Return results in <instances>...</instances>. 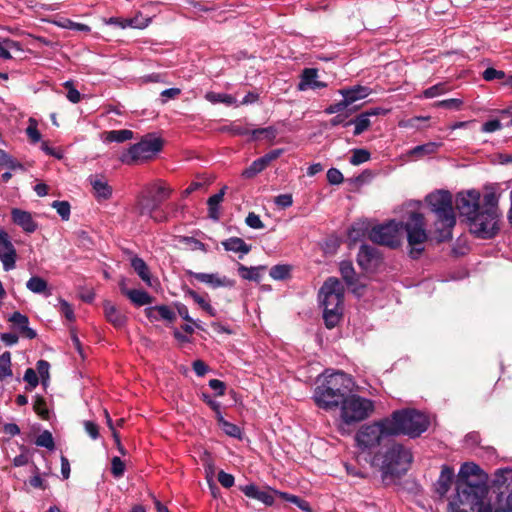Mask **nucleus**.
I'll list each match as a JSON object with an SVG mask.
<instances>
[{"label":"nucleus","mask_w":512,"mask_h":512,"mask_svg":"<svg viewBox=\"0 0 512 512\" xmlns=\"http://www.w3.org/2000/svg\"><path fill=\"white\" fill-rule=\"evenodd\" d=\"M353 385L351 376L342 371L325 375L322 383L314 390V402L326 411L336 410L352 393Z\"/></svg>","instance_id":"1"},{"label":"nucleus","mask_w":512,"mask_h":512,"mask_svg":"<svg viewBox=\"0 0 512 512\" xmlns=\"http://www.w3.org/2000/svg\"><path fill=\"white\" fill-rule=\"evenodd\" d=\"M426 203L435 216L434 238L438 243L450 241L456 225L451 193L445 190L430 193L426 196Z\"/></svg>","instance_id":"2"},{"label":"nucleus","mask_w":512,"mask_h":512,"mask_svg":"<svg viewBox=\"0 0 512 512\" xmlns=\"http://www.w3.org/2000/svg\"><path fill=\"white\" fill-rule=\"evenodd\" d=\"M392 437L405 435L411 439L420 437L430 426L429 417L415 408H402L386 417Z\"/></svg>","instance_id":"3"},{"label":"nucleus","mask_w":512,"mask_h":512,"mask_svg":"<svg viewBox=\"0 0 512 512\" xmlns=\"http://www.w3.org/2000/svg\"><path fill=\"white\" fill-rule=\"evenodd\" d=\"M457 494L450 501L452 512H493L492 504L484 501L488 487L483 483H456Z\"/></svg>","instance_id":"4"},{"label":"nucleus","mask_w":512,"mask_h":512,"mask_svg":"<svg viewBox=\"0 0 512 512\" xmlns=\"http://www.w3.org/2000/svg\"><path fill=\"white\" fill-rule=\"evenodd\" d=\"M374 460L380 464L383 479L400 478L410 469L413 454L403 444L391 441L383 452L375 454Z\"/></svg>","instance_id":"5"},{"label":"nucleus","mask_w":512,"mask_h":512,"mask_svg":"<svg viewBox=\"0 0 512 512\" xmlns=\"http://www.w3.org/2000/svg\"><path fill=\"white\" fill-rule=\"evenodd\" d=\"M319 298L324 307L323 319L328 329L340 321L343 311L344 286L336 277H328L319 290Z\"/></svg>","instance_id":"6"},{"label":"nucleus","mask_w":512,"mask_h":512,"mask_svg":"<svg viewBox=\"0 0 512 512\" xmlns=\"http://www.w3.org/2000/svg\"><path fill=\"white\" fill-rule=\"evenodd\" d=\"M481 218L484 222L474 221L471 225V234L479 239H492L499 230L498 197L495 192H488L481 203Z\"/></svg>","instance_id":"7"},{"label":"nucleus","mask_w":512,"mask_h":512,"mask_svg":"<svg viewBox=\"0 0 512 512\" xmlns=\"http://www.w3.org/2000/svg\"><path fill=\"white\" fill-rule=\"evenodd\" d=\"M493 512H512V469H498L488 489Z\"/></svg>","instance_id":"8"},{"label":"nucleus","mask_w":512,"mask_h":512,"mask_svg":"<svg viewBox=\"0 0 512 512\" xmlns=\"http://www.w3.org/2000/svg\"><path fill=\"white\" fill-rule=\"evenodd\" d=\"M425 217L420 212H411L404 229L407 233V241L410 246L409 256L418 259L424 252L423 244L428 240Z\"/></svg>","instance_id":"9"},{"label":"nucleus","mask_w":512,"mask_h":512,"mask_svg":"<svg viewBox=\"0 0 512 512\" xmlns=\"http://www.w3.org/2000/svg\"><path fill=\"white\" fill-rule=\"evenodd\" d=\"M340 417L344 424L353 425L367 419L374 411L370 399L350 393L340 406Z\"/></svg>","instance_id":"10"},{"label":"nucleus","mask_w":512,"mask_h":512,"mask_svg":"<svg viewBox=\"0 0 512 512\" xmlns=\"http://www.w3.org/2000/svg\"><path fill=\"white\" fill-rule=\"evenodd\" d=\"M163 140L153 134L145 135L140 142L132 145L121 160L126 164H134L138 160H149L163 148Z\"/></svg>","instance_id":"11"},{"label":"nucleus","mask_w":512,"mask_h":512,"mask_svg":"<svg viewBox=\"0 0 512 512\" xmlns=\"http://www.w3.org/2000/svg\"><path fill=\"white\" fill-rule=\"evenodd\" d=\"M389 425L386 422V417L375 421L372 424L364 425L356 433V441L361 448H374L381 445L386 437H392L391 432L388 431Z\"/></svg>","instance_id":"12"},{"label":"nucleus","mask_w":512,"mask_h":512,"mask_svg":"<svg viewBox=\"0 0 512 512\" xmlns=\"http://www.w3.org/2000/svg\"><path fill=\"white\" fill-rule=\"evenodd\" d=\"M401 226L395 220L376 225L368 232V238L375 244L396 249L401 244Z\"/></svg>","instance_id":"13"},{"label":"nucleus","mask_w":512,"mask_h":512,"mask_svg":"<svg viewBox=\"0 0 512 512\" xmlns=\"http://www.w3.org/2000/svg\"><path fill=\"white\" fill-rule=\"evenodd\" d=\"M172 192L173 190L162 181H157L148 186L146 194L142 195L138 200L139 214L145 215L146 212H154L171 196Z\"/></svg>","instance_id":"14"},{"label":"nucleus","mask_w":512,"mask_h":512,"mask_svg":"<svg viewBox=\"0 0 512 512\" xmlns=\"http://www.w3.org/2000/svg\"><path fill=\"white\" fill-rule=\"evenodd\" d=\"M456 208L461 216H465L469 231L471 232V225L474 221L484 222L481 218V195L476 190H471L466 193H459L456 198Z\"/></svg>","instance_id":"15"},{"label":"nucleus","mask_w":512,"mask_h":512,"mask_svg":"<svg viewBox=\"0 0 512 512\" xmlns=\"http://www.w3.org/2000/svg\"><path fill=\"white\" fill-rule=\"evenodd\" d=\"M339 271L350 291L357 296H362L366 286L360 282L353 263L349 260L341 261L339 264Z\"/></svg>","instance_id":"16"},{"label":"nucleus","mask_w":512,"mask_h":512,"mask_svg":"<svg viewBox=\"0 0 512 512\" xmlns=\"http://www.w3.org/2000/svg\"><path fill=\"white\" fill-rule=\"evenodd\" d=\"M16 257V249L10 241L8 233L0 228V260L5 271L15 268Z\"/></svg>","instance_id":"17"},{"label":"nucleus","mask_w":512,"mask_h":512,"mask_svg":"<svg viewBox=\"0 0 512 512\" xmlns=\"http://www.w3.org/2000/svg\"><path fill=\"white\" fill-rule=\"evenodd\" d=\"M488 475L473 462H466L461 465L457 482L463 483H483L486 485Z\"/></svg>","instance_id":"18"},{"label":"nucleus","mask_w":512,"mask_h":512,"mask_svg":"<svg viewBox=\"0 0 512 512\" xmlns=\"http://www.w3.org/2000/svg\"><path fill=\"white\" fill-rule=\"evenodd\" d=\"M381 262V255L377 248L362 244L357 254V263L365 271L376 268Z\"/></svg>","instance_id":"19"},{"label":"nucleus","mask_w":512,"mask_h":512,"mask_svg":"<svg viewBox=\"0 0 512 512\" xmlns=\"http://www.w3.org/2000/svg\"><path fill=\"white\" fill-rule=\"evenodd\" d=\"M186 274L190 277H193L198 282L205 283L209 285L212 288H218V287H228L232 288L235 286V281L232 279H229L227 277H219L218 274L214 273H200V272H194L192 270H187Z\"/></svg>","instance_id":"20"},{"label":"nucleus","mask_w":512,"mask_h":512,"mask_svg":"<svg viewBox=\"0 0 512 512\" xmlns=\"http://www.w3.org/2000/svg\"><path fill=\"white\" fill-rule=\"evenodd\" d=\"M239 490L243 492L246 497L260 501L266 506H272L275 500V490L260 489L255 484L239 486Z\"/></svg>","instance_id":"21"},{"label":"nucleus","mask_w":512,"mask_h":512,"mask_svg":"<svg viewBox=\"0 0 512 512\" xmlns=\"http://www.w3.org/2000/svg\"><path fill=\"white\" fill-rule=\"evenodd\" d=\"M11 219L14 224L21 227L26 233H34L38 228L37 222L33 220L32 214L28 211L13 208L11 210Z\"/></svg>","instance_id":"22"},{"label":"nucleus","mask_w":512,"mask_h":512,"mask_svg":"<svg viewBox=\"0 0 512 512\" xmlns=\"http://www.w3.org/2000/svg\"><path fill=\"white\" fill-rule=\"evenodd\" d=\"M318 69L316 68H305L300 76V81L297 85L299 91H305L307 89H321L325 88L327 84L317 80Z\"/></svg>","instance_id":"23"},{"label":"nucleus","mask_w":512,"mask_h":512,"mask_svg":"<svg viewBox=\"0 0 512 512\" xmlns=\"http://www.w3.org/2000/svg\"><path fill=\"white\" fill-rule=\"evenodd\" d=\"M144 312L151 321L165 320L169 323H173L176 320V313L167 305L148 307Z\"/></svg>","instance_id":"24"},{"label":"nucleus","mask_w":512,"mask_h":512,"mask_svg":"<svg viewBox=\"0 0 512 512\" xmlns=\"http://www.w3.org/2000/svg\"><path fill=\"white\" fill-rule=\"evenodd\" d=\"M103 309L106 320L115 328L120 329L125 326L127 317L111 301H104Z\"/></svg>","instance_id":"25"},{"label":"nucleus","mask_w":512,"mask_h":512,"mask_svg":"<svg viewBox=\"0 0 512 512\" xmlns=\"http://www.w3.org/2000/svg\"><path fill=\"white\" fill-rule=\"evenodd\" d=\"M454 478V469L443 465L438 480L435 483V492L443 497L449 491Z\"/></svg>","instance_id":"26"},{"label":"nucleus","mask_w":512,"mask_h":512,"mask_svg":"<svg viewBox=\"0 0 512 512\" xmlns=\"http://www.w3.org/2000/svg\"><path fill=\"white\" fill-rule=\"evenodd\" d=\"M8 321L18 327V330L23 337L28 339H34L37 337L36 331L29 327V318L26 315L15 311L10 315Z\"/></svg>","instance_id":"27"},{"label":"nucleus","mask_w":512,"mask_h":512,"mask_svg":"<svg viewBox=\"0 0 512 512\" xmlns=\"http://www.w3.org/2000/svg\"><path fill=\"white\" fill-rule=\"evenodd\" d=\"M371 93V89L367 86L354 85L348 88H342L339 90V94L347 100L349 106L360 99H364Z\"/></svg>","instance_id":"28"},{"label":"nucleus","mask_w":512,"mask_h":512,"mask_svg":"<svg viewBox=\"0 0 512 512\" xmlns=\"http://www.w3.org/2000/svg\"><path fill=\"white\" fill-rule=\"evenodd\" d=\"M89 181L97 198L107 200L112 196V187L103 176H91Z\"/></svg>","instance_id":"29"},{"label":"nucleus","mask_w":512,"mask_h":512,"mask_svg":"<svg viewBox=\"0 0 512 512\" xmlns=\"http://www.w3.org/2000/svg\"><path fill=\"white\" fill-rule=\"evenodd\" d=\"M226 186H224L220 191L212 196H210L207 200L208 205V217L214 221H218L220 219L219 206L223 201L225 195Z\"/></svg>","instance_id":"30"},{"label":"nucleus","mask_w":512,"mask_h":512,"mask_svg":"<svg viewBox=\"0 0 512 512\" xmlns=\"http://www.w3.org/2000/svg\"><path fill=\"white\" fill-rule=\"evenodd\" d=\"M123 295L128 297L130 301L136 306L148 305L154 301V297H152L148 292L139 289H123Z\"/></svg>","instance_id":"31"},{"label":"nucleus","mask_w":512,"mask_h":512,"mask_svg":"<svg viewBox=\"0 0 512 512\" xmlns=\"http://www.w3.org/2000/svg\"><path fill=\"white\" fill-rule=\"evenodd\" d=\"M131 267L141 278L142 281H144L147 285L151 286V273L148 265L142 258L134 256L131 259Z\"/></svg>","instance_id":"32"},{"label":"nucleus","mask_w":512,"mask_h":512,"mask_svg":"<svg viewBox=\"0 0 512 512\" xmlns=\"http://www.w3.org/2000/svg\"><path fill=\"white\" fill-rule=\"evenodd\" d=\"M222 246L226 251L240 252L242 254H248L251 251V245L246 244L239 237H230L222 241Z\"/></svg>","instance_id":"33"},{"label":"nucleus","mask_w":512,"mask_h":512,"mask_svg":"<svg viewBox=\"0 0 512 512\" xmlns=\"http://www.w3.org/2000/svg\"><path fill=\"white\" fill-rule=\"evenodd\" d=\"M352 124L355 125L353 134L355 136H358L370 128L371 121L370 118L368 117V114L362 112L358 114L355 118L347 121V123L344 124V127L350 126Z\"/></svg>","instance_id":"34"},{"label":"nucleus","mask_w":512,"mask_h":512,"mask_svg":"<svg viewBox=\"0 0 512 512\" xmlns=\"http://www.w3.org/2000/svg\"><path fill=\"white\" fill-rule=\"evenodd\" d=\"M266 269V266H256V267H246L243 264H239L238 266V273L239 275L249 281H254L259 283L261 280V271H264Z\"/></svg>","instance_id":"35"},{"label":"nucleus","mask_w":512,"mask_h":512,"mask_svg":"<svg viewBox=\"0 0 512 512\" xmlns=\"http://www.w3.org/2000/svg\"><path fill=\"white\" fill-rule=\"evenodd\" d=\"M26 287L33 293L49 296L48 282L39 276H32L26 283Z\"/></svg>","instance_id":"36"},{"label":"nucleus","mask_w":512,"mask_h":512,"mask_svg":"<svg viewBox=\"0 0 512 512\" xmlns=\"http://www.w3.org/2000/svg\"><path fill=\"white\" fill-rule=\"evenodd\" d=\"M274 492L281 499H284V500H286L288 502H291V503L295 504L302 511H304V512H313L309 502L304 500V499H302L301 497L296 496V495H292V494H289V493H286V492H279V491H274Z\"/></svg>","instance_id":"37"},{"label":"nucleus","mask_w":512,"mask_h":512,"mask_svg":"<svg viewBox=\"0 0 512 512\" xmlns=\"http://www.w3.org/2000/svg\"><path fill=\"white\" fill-rule=\"evenodd\" d=\"M33 410L42 420L50 419V410L47 407L46 400L39 394L34 396Z\"/></svg>","instance_id":"38"},{"label":"nucleus","mask_w":512,"mask_h":512,"mask_svg":"<svg viewBox=\"0 0 512 512\" xmlns=\"http://www.w3.org/2000/svg\"><path fill=\"white\" fill-rule=\"evenodd\" d=\"M134 136L133 131L128 129H122V130H111L106 133V141L108 142H117V143H123L127 140H131Z\"/></svg>","instance_id":"39"},{"label":"nucleus","mask_w":512,"mask_h":512,"mask_svg":"<svg viewBox=\"0 0 512 512\" xmlns=\"http://www.w3.org/2000/svg\"><path fill=\"white\" fill-rule=\"evenodd\" d=\"M216 420L225 434L237 439H241L242 432L239 426L225 420L222 415H219V417Z\"/></svg>","instance_id":"40"},{"label":"nucleus","mask_w":512,"mask_h":512,"mask_svg":"<svg viewBox=\"0 0 512 512\" xmlns=\"http://www.w3.org/2000/svg\"><path fill=\"white\" fill-rule=\"evenodd\" d=\"M12 375L11 353L6 351L0 355V381H4Z\"/></svg>","instance_id":"41"},{"label":"nucleus","mask_w":512,"mask_h":512,"mask_svg":"<svg viewBox=\"0 0 512 512\" xmlns=\"http://www.w3.org/2000/svg\"><path fill=\"white\" fill-rule=\"evenodd\" d=\"M186 295L191 297L195 303H197L206 313H208L210 316L216 315V310L210 305L209 302H207L204 297L199 295L196 291L192 289L186 290Z\"/></svg>","instance_id":"42"},{"label":"nucleus","mask_w":512,"mask_h":512,"mask_svg":"<svg viewBox=\"0 0 512 512\" xmlns=\"http://www.w3.org/2000/svg\"><path fill=\"white\" fill-rule=\"evenodd\" d=\"M369 225L366 222L353 224L348 230V237L351 241L357 242L368 232Z\"/></svg>","instance_id":"43"},{"label":"nucleus","mask_w":512,"mask_h":512,"mask_svg":"<svg viewBox=\"0 0 512 512\" xmlns=\"http://www.w3.org/2000/svg\"><path fill=\"white\" fill-rule=\"evenodd\" d=\"M264 169H266V166L263 161L258 158L242 171L241 176L245 179H252Z\"/></svg>","instance_id":"44"},{"label":"nucleus","mask_w":512,"mask_h":512,"mask_svg":"<svg viewBox=\"0 0 512 512\" xmlns=\"http://www.w3.org/2000/svg\"><path fill=\"white\" fill-rule=\"evenodd\" d=\"M439 145L435 142H428L426 144L415 146L411 151L410 154L413 156H424V155H431L436 153Z\"/></svg>","instance_id":"45"},{"label":"nucleus","mask_w":512,"mask_h":512,"mask_svg":"<svg viewBox=\"0 0 512 512\" xmlns=\"http://www.w3.org/2000/svg\"><path fill=\"white\" fill-rule=\"evenodd\" d=\"M290 271L291 267L289 265L278 264L270 269L269 275L274 280H285L290 276Z\"/></svg>","instance_id":"46"},{"label":"nucleus","mask_w":512,"mask_h":512,"mask_svg":"<svg viewBox=\"0 0 512 512\" xmlns=\"http://www.w3.org/2000/svg\"><path fill=\"white\" fill-rule=\"evenodd\" d=\"M371 158V153L367 149L356 148L352 150V156L350 158V163L354 166L360 165L369 161Z\"/></svg>","instance_id":"47"},{"label":"nucleus","mask_w":512,"mask_h":512,"mask_svg":"<svg viewBox=\"0 0 512 512\" xmlns=\"http://www.w3.org/2000/svg\"><path fill=\"white\" fill-rule=\"evenodd\" d=\"M36 368L39 377L41 378V384L44 386V388H46L50 380V364L48 361L41 359L37 361Z\"/></svg>","instance_id":"48"},{"label":"nucleus","mask_w":512,"mask_h":512,"mask_svg":"<svg viewBox=\"0 0 512 512\" xmlns=\"http://www.w3.org/2000/svg\"><path fill=\"white\" fill-rule=\"evenodd\" d=\"M250 134L252 135L253 140H257L260 136H264L268 140L272 141L277 136V129L273 126L265 127V128H257L251 130Z\"/></svg>","instance_id":"49"},{"label":"nucleus","mask_w":512,"mask_h":512,"mask_svg":"<svg viewBox=\"0 0 512 512\" xmlns=\"http://www.w3.org/2000/svg\"><path fill=\"white\" fill-rule=\"evenodd\" d=\"M35 444L48 450H53L55 448L52 433L48 430L43 431L39 436H37Z\"/></svg>","instance_id":"50"},{"label":"nucleus","mask_w":512,"mask_h":512,"mask_svg":"<svg viewBox=\"0 0 512 512\" xmlns=\"http://www.w3.org/2000/svg\"><path fill=\"white\" fill-rule=\"evenodd\" d=\"M23 380L27 382L26 391H32L39 384V377L33 368H27Z\"/></svg>","instance_id":"51"},{"label":"nucleus","mask_w":512,"mask_h":512,"mask_svg":"<svg viewBox=\"0 0 512 512\" xmlns=\"http://www.w3.org/2000/svg\"><path fill=\"white\" fill-rule=\"evenodd\" d=\"M206 98L212 103H224L226 105L235 103V98L229 94L210 92L206 95Z\"/></svg>","instance_id":"52"},{"label":"nucleus","mask_w":512,"mask_h":512,"mask_svg":"<svg viewBox=\"0 0 512 512\" xmlns=\"http://www.w3.org/2000/svg\"><path fill=\"white\" fill-rule=\"evenodd\" d=\"M179 242L190 247L192 250H201L203 252L207 251L206 245L194 237L181 236Z\"/></svg>","instance_id":"53"},{"label":"nucleus","mask_w":512,"mask_h":512,"mask_svg":"<svg viewBox=\"0 0 512 512\" xmlns=\"http://www.w3.org/2000/svg\"><path fill=\"white\" fill-rule=\"evenodd\" d=\"M51 206L56 209L57 213L61 216L63 220H68L70 217V204L68 201H58L55 200Z\"/></svg>","instance_id":"54"},{"label":"nucleus","mask_w":512,"mask_h":512,"mask_svg":"<svg viewBox=\"0 0 512 512\" xmlns=\"http://www.w3.org/2000/svg\"><path fill=\"white\" fill-rule=\"evenodd\" d=\"M59 26L66 28V29L81 31V32H86V33L91 31V28L88 25L82 24V23H77L70 19H64L63 21L59 22Z\"/></svg>","instance_id":"55"},{"label":"nucleus","mask_w":512,"mask_h":512,"mask_svg":"<svg viewBox=\"0 0 512 512\" xmlns=\"http://www.w3.org/2000/svg\"><path fill=\"white\" fill-rule=\"evenodd\" d=\"M64 88L67 90L66 97L67 99L76 104L81 100L80 92L75 88L72 81H66L64 84Z\"/></svg>","instance_id":"56"},{"label":"nucleus","mask_w":512,"mask_h":512,"mask_svg":"<svg viewBox=\"0 0 512 512\" xmlns=\"http://www.w3.org/2000/svg\"><path fill=\"white\" fill-rule=\"evenodd\" d=\"M125 464L120 457L115 456L111 460V473L115 478H120L124 475Z\"/></svg>","instance_id":"57"},{"label":"nucleus","mask_w":512,"mask_h":512,"mask_svg":"<svg viewBox=\"0 0 512 512\" xmlns=\"http://www.w3.org/2000/svg\"><path fill=\"white\" fill-rule=\"evenodd\" d=\"M34 476L29 479V484L31 487L36 489L45 490L48 488V484L41 478L39 468L34 465Z\"/></svg>","instance_id":"58"},{"label":"nucleus","mask_w":512,"mask_h":512,"mask_svg":"<svg viewBox=\"0 0 512 512\" xmlns=\"http://www.w3.org/2000/svg\"><path fill=\"white\" fill-rule=\"evenodd\" d=\"M200 398L215 412L216 419L219 417V415H222L220 403L213 400L207 392H202Z\"/></svg>","instance_id":"59"},{"label":"nucleus","mask_w":512,"mask_h":512,"mask_svg":"<svg viewBox=\"0 0 512 512\" xmlns=\"http://www.w3.org/2000/svg\"><path fill=\"white\" fill-rule=\"evenodd\" d=\"M447 86L445 83H438L436 85H433L429 88H427L424 92H423V95L426 97V98H433V97H436L438 95H441L443 93H445L447 91Z\"/></svg>","instance_id":"60"},{"label":"nucleus","mask_w":512,"mask_h":512,"mask_svg":"<svg viewBox=\"0 0 512 512\" xmlns=\"http://www.w3.org/2000/svg\"><path fill=\"white\" fill-rule=\"evenodd\" d=\"M150 22V19L143 18L141 15L135 16L133 18H128V20L125 22L124 26L137 28V29H143L148 26Z\"/></svg>","instance_id":"61"},{"label":"nucleus","mask_w":512,"mask_h":512,"mask_svg":"<svg viewBox=\"0 0 512 512\" xmlns=\"http://www.w3.org/2000/svg\"><path fill=\"white\" fill-rule=\"evenodd\" d=\"M327 181L331 185H339L344 181L343 174L337 168H330L326 174Z\"/></svg>","instance_id":"62"},{"label":"nucleus","mask_w":512,"mask_h":512,"mask_svg":"<svg viewBox=\"0 0 512 512\" xmlns=\"http://www.w3.org/2000/svg\"><path fill=\"white\" fill-rule=\"evenodd\" d=\"M463 104L461 99L450 98L442 101H438L435 105L437 107H443L450 110H459Z\"/></svg>","instance_id":"63"},{"label":"nucleus","mask_w":512,"mask_h":512,"mask_svg":"<svg viewBox=\"0 0 512 512\" xmlns=\"http://www.w3.org/2000/svg\"><path fill=\"white\" fill-rule=\"evenodd\" d=\"M348 107H349V104H348L347 100H345V98H343L341 101L329 105L327 108H325L324 112L329 115L335 114V113L340 114L344 110H346Z\"/></svg>","instance_id":"64"}]
</instances>
